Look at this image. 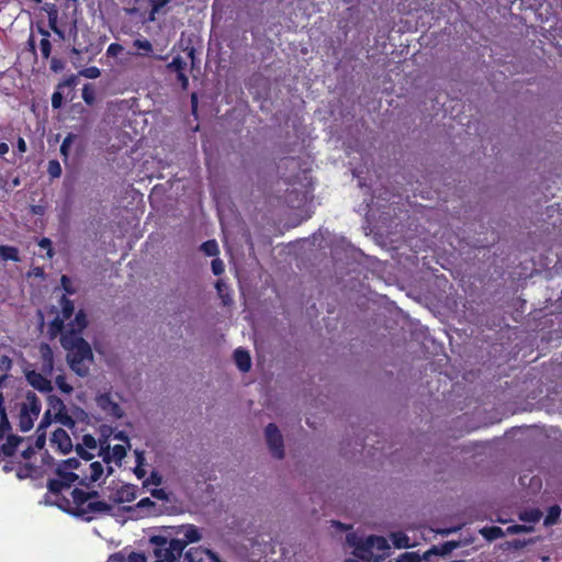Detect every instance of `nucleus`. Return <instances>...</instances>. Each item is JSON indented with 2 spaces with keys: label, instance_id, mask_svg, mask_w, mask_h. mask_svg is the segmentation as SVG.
I'll return each instance as SVG.
<instances>
[{
  "label": "nucleus",
  "instance_id": "obj_31",
  "mask_svg": "<svg viewBox=\"0 0 562 562\" xmlns=\"http://www.w3.org/2000/svg\"><path fill=\"white\" fill-rule=\"evenodd\" d=\"M481 533L487 539V540H495L498 538H502L505 532L501 527L493 526V527H486L481 530Z\"/></svg>",
  "mask_w": 562,
  "mask_h": 562
},
{
  "label": "nucleus",
  "instance_id": "obj_54",
  "mask_svg": "<svg viewBox=\"0 0 562 562\" xmlns=\"http://www.w3.org/2000/svg\"><path fill=\"white\" fill-rule=\"evenodd\" d=\"M60 465H63L65 470L78 469L80 465V461L76 458H69L65 460Z\"/></svg>",
  "mask_w": 562,
  "mask_h": 562
},
{
  "label": "nucleus",
  "instance_id": "obj_14",
  "mask_svg": "<svg viewBox=\"0 0 562 562\" xmlns=\"http://www.w3.org/2000/svg\"><path fill=\"white\" fill-rule=\"evenodd\" d=\"M89 474L86 472L83 473V476L80 479L81 485H89V483L97 482L103 474L104 469L101 462L94 461L89 463Z\"/></svg>",
  "mask_w": 562,
  "mask_h": 562
},
{
  "label": "nucleus",
  "instance_id": "obj_57",
  "mask_svg": "<svg viewBox=\"0 0 562 562\" xmlns=\"http://www.w3.org/2000/svg\"><path fill=\"white\" fill-rule=\"evenodd\" d=\"M52 423V413H50V409H47L44 415H43V418L40 423V428H46L47 426H49Z\"/></svg>",
  "mask_w": 562,
  "mask_h": 562
},
{
  "label": "nucleus",
  "instance_id": "obj_41",
  "mask_svg": "<svg viewBox=\"0 0 562 562\" xmlns=\"http://www.w3.org/2000/svg\"><path fill=\"white\" fill-rule=\"evenodd\" d=\"M42 357L44 360V363L47 364L49 368L53 367V351L50 347L47 344H43L41 347Z\"/></svg>",
  "mask_w": 562,
  "mask_h": 562
},
{
  "label": "nucleus",
  "instance_id": "obj_62",
  "mask_svg": "<svg viewBox=\"0 0 562 562\" xmlns=\"http://www.w3.org/2000/svg\"><path fill=\"white\" fill-rule=\"evenodd\" d=\"M34 453H35L34 448L30 446L22 451V457L27 460V459H31L34 456Z\"/></svg>",
  "mask_w": 562,
  "mask_h": 562
},
{
  "label": "nucleus",
  "instance_id": "obj_47",
  "mask_svg": "<svg viewBox=\"0 0 562 562\" xmlns=\"http://www.w3.org/2000/svg\"><path fill=\"white\" fill-rule=\"evenodd\" d=\"M37 245L42 248V249H46L47 251V257L48 258H53L54 257V250H53V247H52V240L47 237H43L38 243Z\"/></svg>",
  "mask_w": 562,
  "mask_h": 562
},
{
  "label": "nucleus",
  "instance_id": "obj_29",
  "mask_svg": "<svg viewBox=\"0 0 562 562\" xmlns=\"http://www.w3.org/2000/svg\"><path fill=\"white\" fill-rule=\"evenodd\" d=\"M561 515V508L559 505H552L549 507L548 513L544 517V525L552 526L557 524Z\"/></svg>",
  "mask_w": 562,
  "mask_h": 562
},
{
  "label": "nucleus",
  "instance_id": "obj_45",
  "mask_svg": "<svg viewBox=\"0 0 562 562\" xmlns=\"http://www.w3.org/2000/svg\"><path fill=\"white\" fill-rule=\"evenodd\" d=\"M123 50L124 47L121 44L111 43L106 48V55L109 57H117Z\"/></svg>",
  "mask_w": 562,
  "mask_h": 562
},
{
  "label": "nucleus",
  "instance_id": "obj_15",
  "mask_svg": "<svg viewBox=\"0 0 562 562\" xmlns=\"http://www.w3.org/2000/svg\"><path fill=\"white\" fill-rule=\"evenodd\" d=\"M458 547V543L454 541H446L441 543L440 546H432L430 549H428L424 554V560H428L431 555H447L452 550H454Z\"/></svg>",
  "mask_w": 562,
  "mask_h": 562
},
{
  "label": "nucleus",
  "instance_id": "obj_44",
  "mask_svg": "<svg viewBox=\"0 0 562 562\" xmlns=\"http://www.w3.org/2000/svg\"><path fill=\"white\" fill-rule=\"evenodd\" d=\"M136 507L138 509H146L147 514L149 515L151 513L150 509H155L156 503L153 502L149 497H145L137 503Z\"/></svg>",
  "mask_w": 562,
  "mask_h": 562
},
{
  "label": "nucleus",
  "instance_id": "obj_28",
  "mask_svg": "<svg viewBox=\"0 0 562 562\" xmlns=\"http://www.w3.org/2000/svg\"><path fill=\"white\" fill-rule=\"evenodd\" d=\"M64 321L65 318L57 315L48 325V334L52 338L57 337L59 334L63 336L65 333H63L64 329Z\"/></svg>",
  "mask_w": 562,
  "mask_h": 562
},
{
  "label": "nucleus",
  "instance_id": "obj_22",
  "mask_svg": "<svg viewBox=\"0 0 562 562\" xmlns=\"http://www.w3.org/2000/svg\"><path fill=\"white\" fill-rule=\"evenodd\" d=\"M0 259L3 261H20L19 249L15 246L0 245Z\"/></svg>",
  "mask_w": 562,
  "mask_h": 562
},
{
  "label": "nucleus",
  "instance_id": "obj_4",
  "mask_svg": "<svg viewBox=\"0 0 562 562\" xmlns=\"http://www.w3.org/2000/svg\"><path fill=\"white\" fill-rule=\"evenodd\" d=\"M70 495L71 499L60 496L57 506L64 512L75 516V513H79V509L83 508L89 499L98 497L99 493L97 491L86 492L76 487L71 491Z\"/></svg>",
  "mask_w": 562,
  "mask_h": 562
},
{
  "label": "nucleus",
  "instance_id": "obj_5",
  "mask_svg": "<svg viewBox=\"0 0 562 562\" xmlns=\"http://www.w3.org/2000/svg\"><path fill=\"white\" fill-rule=\"evenodd\" d=\"M265 436H266L267 445H268L272 456L277 459H283L284 458L283 437H282L278 426L273 423L268 424L265 429Z\"/></svg>",
  "mask_w": 562,
  "mask_h": 562
},
{
  "label": "nucleus",
  "instance_id": "obj_1",
  "mask_svg": "<svg viewBox=\"0 0 562 562\" xmlns=\"http://www.w3.org/2000/svg\"><path fill=\"white\" fill-rule=\"evenodd\" d=\"M61 346L68 351L67 360L70 369L79 376H86L89 368L86 361H91L93 353L90 345L75 331H65L60 337Z\"/></svg>",
  "mask_w": 562,
  "mask_h": 562
},
{
  "label": "nucleus",
  "instance_id": "obj_48",
  "mask_svg": "<svg viewBox=\"0 0 562 562\" xmlns=\"http://www.w3.org/2000/svg\"><path fill=\"white\" fill-rule=\"evenodd\" d=\"M532 529V527H528L526 525H512L507 527V533L515 535L520 532H530Z\"/></svg>",
  "mask_w": 562,
  "mask_h": 562
},
{
  "label": "nucleus",
  "instance_id": "obj_63",
  "mask_svg": "<svg viewBox=\"0 0 562 562\" xmlns=\"http://www.w3.org/2000/svg\"><path fill=\"white\" fill-rule=\"evenodd\" d=\"M42 460L45 465L49 467L54 464V458L47 451L43 454Z\"/></svg>",
  "mask_w": 562,
  "mask_h": 562
},
{
  "label": "nucleus",
  "instance_id": "obj_35",
  "mask_svg": "<svg viewBox=\"0 0 562 562\" xmlns=\"http://www.w3.org/2000/svg\"><path fill=\"white\" fill-rule=\"evenodd\" d=\"M82 99L88 105H92L95 102V90L90 83H87L82 88Z\"/></svg>",
  "mask_w": 562,
  "mask_h": 562
},
{
  "label": "nucleus",
  "instance_id": "obj_13",
  "mask_svg": "<svg viewBox=\"0 0 562 562\" xmlns=\"http://www.w3.org/2000/svg\"><path fill=\"white\" fill-rule=\"evenodd\" d=\"M26 379L29 383L40 392L49 393L53 390L52 382L41 373L32 371L27 373Z\"/></svg>",
  "mask_w": 562,
  "mask_h": 562
},
{
  "label": "nucleus",
  "instance_id": "obj_60",
  "mask_svg": "<svg viewBox=\"0 0 562 562\" xmlns=\"http://www.w3.org/2000/svg\"><path fill=\"white\" fill-rule=\"evenodd\" d=\"M16 150L21 155L27 150L26 142L21 136L18 137V140H16Z\"/></svg>",
  "mask_w": 562,
  "mask_h": 562
},
{
  "label": "nucleus",
  "instance_id": "obj_6",
  "mask_svg": "<svg viewBox=\"0 0 562 562\" xmlns=\"http://www.w3.org/2000/svg\"><path fill=\"white\" fill-rule=\"evenodd\" d=\"M111 510L112 506L106 502L93 501V498H91L85 504L83 508L79 509V513H75V516L80 517L86 521H90L93 519L94 515L108 514Z\"/></svg>",
  "mask_w": 562,
  "mask_h": 562
},
{
  "label": "nucleus",
  "instance_id": "obj_32",
  "mask_svg": "<svg viewBox=\"0 0 562 562\" xmlns=\"http://www.w3.org/2000/svg\"><path fill=\"white\" fill-rule=\"evenodd\" d=\"M47 405H48L47 409H50V413H54V415L57 412L63 411L66 406L64 404V402L57 395H48Z\"/></svg>",
  "mask_w": 562,
  "mask_h": 562
},
{
  "label": "nucleus",
  "instance_id": "obj_50",
  "mask_svg": "<svg viewBox=\"0 0 562 562\" xmlns=\"http://www.w3.org/2000/svg\"><path fill=\"white\" fill-rule=\"evenodd\" d=\"M12 368V359L9 356H1L0 357V370L7 374Z\"/></svg>",
  "mask_w": 562,
  "mask_h": 562
},
{
  "label": "nucleus",
  "instance_id": "obj_36",
  "mask_svg": "<svg viewBox=\"0 0 562 562\" xmlns=\"http://www.w3.org/2000/svg\"><path fill=\"white\" fill-rule=\"evenodd\" d=\"M54 418H55L56 422H58L61 425L67 426V427H72L74 424H75V422L71 418V416H69L66 407L63 411L57 412L54 415Z\"/></svg>",
  "mask_w": 562,
  "mask_h": 562
},
{
  "label": "nucleus",
  "instance_id": "obj_51",
  "mask_svg": "<svg viewBox=\"0 0 562 562\" xmlns=\"http://www.w3.org/2000/svg\"><path fill=\"white\" fill-rule=\"evenodd\" d=\"M11 430V424L7 417L0 418V440H2L8 431Z\"/></svg>",
  "mask_w": 562,
  "mask_h": 562
},
{
  "label": "nucleus",
  "instance_id": "obj_12",
  "mask_svg": "<svg viewBox=\"0 0 562 562\" xmlns=\"http://www.w3.org/2000/svg\"><path fill=\"white\" fill-rule=\"evenodd\" d=\"M137 497V486L124 484L114 494V502L119 504L131 503Z\"/></svg>",
  "mask_w": 562,
  "mask_h": 562
},
{
  "label": "nucleus",
  "instance_id": "obj_58",
  "mask_svg": "<svg viewBox=\"0 0 562 562\" xmlns=\"http://www.w3.org/2000/svg\"><path fill=\"white\" fill-rule=\"evenodd\" d=\"M61 285L65 290V292L72 294L75 291L71 289V281L67 276H63L61 279Z\"/></svg>",
  "mask_w": 562,
  "mask_h": 562
},
{
  "label": "nucleus",
  "instance_id": "obj_9",
  "mask_svg": "<svg viewBox=\"0 0 562 562\" xmlns=\"http://www.w3.org/2000/svg\"><path fill=\"white\" fill-rule=\"evenodd\" d=\"M100 456H102V459L106 464L112 461L121 464V461L126 457V449L122 445H115L110 451L109 445L105 448L101 446Z\"/></svg>",
  "mask_w": 562,
  "mask_h": 562
},
{
  "label": "nucleus",
  "instance_id": "obj_19",
  "mask_svg": "<svg viewBox=\"0 0 562 562\" xmlns=\"http://www.w3.org/2000/svg\"><path fill=\"white\" fill-rule=\"evenodd\" d=\"M56 474L57 476L59 477V480L61 482H64V486H66L68 490L71 487V485L76 482V481H80V477L78 474L71 472V471H67L63 468V465H58L57 469H56Z\"/></svg>",
  "mask_w": 562,
  "mask_h": 562
},
{
  "label": "nucleus",
  "instance_id": "obj_40",
  "mask_svg": "<svg viewBox=\"0 0 562 562\" xmlns=\"http://www.w3.org/2000/svg\"><path fill=\"white\" fill-rule=\"evenodd\" d=\"M162 483V476L157 471H151L149 476L144 481V487H148L149 485L159 486Z\"/></svg>",
  "mask_w": 562,
  "mask_h": 562
},
{
  "label": "nucleus",
  "instance_id": "obj_26",
  "mask_svg": "<svg viewBox=\"0 0 562 562\" xmlns=\"http://www.w3.org/2000/svg\"><path fill=\"white\" fill-rule=\"evenodd\" d=\"M48 491L55 495L56 497V504L59 502L60 496H64L61 493L64 490H68L66 486H64V482L57 479H50L47 483Z\"/></svg>",
  "mask_w": 562,
  "mask_h": 562
},
{
  "label": "nucleus",
  "instance_id": "obj_53",
  "mask_svg": "<svg viewBox=\"0 0 562 562\" xmlns=\"http://www.w3.org/2000/svg\"><path fill=\"white\" fill-rule=\"evenodd\" d=\"M374 542H378L379 543V548H383L385 547L386 544V541L383 537H379V536H370L368 539H367V547H373Z\"/></svg>",
  "mask_w": 562,
  "mask_h": 562
},
{
  "label": "nucleus",
  "instance_id": "obj_24",
  "mask_svg": "<svg viewBox=\"0 0 562 562\" xmlns=\"http://www.w3.org/2000/svg\"><path fill=\"white\" fill-rule=\"evenodd\" d=\"M38 32H40V34L43 35V38L40 42L41 55H42L43 59H47L52 53V43L49 41L50 34L47 30H45L43 27H38Z\"/></svg>",
  "mask_w": 562,
  "mask_h": 562
},
{
  "label": "nucleus",
  "instance_id": "obj_17",
  "mask_svg": "<svg viewBox=\"0 0 562 562\" xmlns=\"http://www.w3.org/2000/svg\"><path fill=\"white\" fill-rule=\"evenodd\" d=\"M21 408H26L31 413V415L38 417L42 408V404L40 398L34 392L29 391L26 393V403L22 405Z\"/></svg>",
  "mask_w": 562,
  "mask_h": 562
},
{
  "label": "nucleus",
  "instance_id": "obj_64",
  "mask_svg": "<svg viewBox=\"0 0 562 562\" xmlns=\"http://www.w3.org/2000/svg\"><path fill=\"white\" fill-rule=\"evenodd\" d=\"M134 473L138 479H143L146 475V471L139 464L134 469Z\"/></svg>",
  "mask_w": 562,
  "mask_h": 562
},
{
  "label": "nucleus",
  "instance_id": "obj_38",
  "mask_svg": "<svg viewBox=\"0 0 562 562\" xmlns=\"http://www.w3.org/2000/svg\"><path fill=\"white\" fill-rule=\"evenodd\" d=\"M423 559V555L415 551L404 552L397 558L401 562H422Z\"/></svg>",
  "mask_w": 562,
  "mask_h": 562
},
{
  "label": "nucleus",
  "instance_id": "obj_56",
  "mask_svg": "<svg viewBox=\"0 0 562 562\" xmlns=\"http://www.w3.org/2000/svg\"><path fill=\"white\" fill-rule=\"evenodd\" d=\"M394 543L397 548H408V538L405 535H400L394 539Z\"/></svg>",
  "mask_w": 562,
  "mask_h": 562
},
{
  "label": "nucleus",
  "instance_id": "obj_39",
  "mask_svg": "<svg viewBox=\"0 0 562 562\" xmlns=\"http://www.w3.org/2000/svg\"><path fill=\"white\" fill-rule=\"evenodd\" d=\"M57 387L66 394H70L74 391V387L67 382L65 375H57L55 379Z\"/></svg>",
  "mask_w": 562,
  "mask_h": 562
},
{
  "label": "nucleus",
  "instance_id": "obj_2",
  "mask_svg": "<svg viewBox=\"0 0 562 562\" xmlns=\"http://www.w3.org/2000/svg\"><path fill=\"white\" fill-rule=\"evenodd\" d=\"M169 2L170 0H121L122 10L143 25L154 22L156 14Z\"/></svg>",
  "mask_w": 562,
  "mask_h": 562
},
{
  "label": "nucleus",
  "instance_id": "obj_61",
  "mask_svg": "<svg viewBox=\"0 0 562 562\" xmlns=\"http://www.w3.org/2000/svg\"><path fill=\"white\" fill-rule=\"evenodd\" d=\"M215 285H216V289H217V292H218L220 296L223 299V303L227 304L228 300L226 299V296L223 293L224 288H225V283L223 281L218 280Z\"/></svg>",
  "mask_w": 562,
  "mask_h": 562
},
{
  "label": "nucleus",
  "instance_id": "obj_7",
  "mask_svg": "<svg viewBox=\"0 0 562 562\" xmlns=\"http://www.w3.org/2000/svg\"><path fill=\"white\" fill-rule=\"evenodd\" d=\"M182 562H224L212 550L202 547L190 548L186 553Z\"/></svg>",
  "mask_w": 562,
  "mask_h": 562
},
{
  "label": "nucleus",
  "instance_id": "obj_20",
  "mask_svg": "<svg viewBox=\"0 0 562 562\" xmlns=\"http://www.w3.org/2000/svg\"><path fill=\"white\" fill-rule=\"evenodd\" d=\"M133 46L137 48V52L132 53L134 56H149L154 50L153 44L147 38L134 40Z\"/></svg>",
  "mask_w": 562,
  "mask_h": 562
},
{
  "label": "nucleus",
  "instance_id": "obj_59",
  "mask_svg": "<svg viewBox=\"0 0 562 562\" xmlns=\"http://www.w3.org/2000/svg\"><path fill=\"white\" fill-rule=\"evenodd\" d=\"M64 68V64L60 59L54 57L50 60V69L55 72L61 70Z\"/></svg>",
  "mask_w": 562,
  "mask_h": 562
},
{
  "label": "nucleus",
  "instance_id": "obj_11",
  "mask_svg": "<svg viewBox=\"0 0 562 562\" xmlns=\"http://www.w3.org/2000/svg\"><path fill=\"white\" fill-rule=\"evenodd\" d=\"M76 85V78L74 76L63 80L56 87V90L52 94V106L53 109H59L63 105L64 100V89L70 88L72 89Z\"/></svg>",
  "mask_w": 562,
  "mask_h": 562
},
{
  "label": "nucleus",
  "instance_id": "obj_34",
  "mask_svg": "<svg viewBox=\"0 0 562 562\" xmlns=\"http://www.w3.org/2000/svg\"><path fill=\"white\" fill-rule=\"evenodd\" d=\"M35 472H36L35 465H33L32 463H25L18 469L16 476L20 480H24L27 477H32Z\"/></svg>",
  "mask_w": 562,
  "mask_h": 562
},
{
  "label": "nucleus",
  "instance_id": "obj_27",
  "mask_svg": "<svg viewBox=\"0 0 562 562\" xmlns=\"http://www.w3.org/2000/svg\"><path fill=\"white\" fill-rule=\"evenodd\" d=\"M542 512L539 508H531L520 513L519 519L526 522L536 524L542 517Z\"/></svg>",
  "mask_w": 562,
  "mask_h": 562
},
{
  "label": "nucleus",
  "instance_id": "obj_16",
  "mask_svg": "<svg viewBox=\"0 0 562 562\" xmlns=\"http://www.w3.org/2000/svg\"><path fill=\"white\" fill-rule=\"evenodd\" d=\"M234 360L241 372H248L251 367V358L247 350L238 348L234 351Z\"/></svg>",
  "mask_w": 562,
  "mask_h": 562
},
{
  "label": "nucleus",
  "instance_id": "obj_25",
  "mask_svg": "<svg viewBox=\"0 0 562 562\" xmlns=\"http://www.w3.org/2000/svg\"><path fill=\"white\" fill-rule=\"evenodd\" d=\"M201 539V533L199 529L194 525H189L184 530V539H180V542L186 543V547L189 543L198 542Z\"/></svg>",
  "mask_w": 562,
  "mask_h": 562
},
{
  "label": "nucleus",
  "instance_id": "obj_10",
  "mask_svg": "<svg viewBox=\"0 0 562 562\" xmlns=\"http://www.w3.org/2000/svg\"><path fill=\"white\" fill-rule=\"evenodd\" d=\"M52 443L56 445L58 450L66 454L71 451L72 442L66 430L63 428L56 429L52 435Z\"/></svg>",
  "mask_w": 562,
  "mask_h": 562
},
{
  "label": "nucleus",
  "instance_id": "obj_30",
  "mask_svg": "<svg viewBox=\"0 0 562 562\" xmlns=\"http://www.w3.org/2000/svg\"><path fill=\"white\" fill-rule=\"evenodd\" d=\"M60 306H61V317L65 319H69L75 311L74 302L66 297L65 295L61 296L60 300Z\"/></svg>",
  "mask_w": 562,
  "mask_h": 562
},
{
  "label": "nucleus",
  "instance_id": "obj_23",
  "mask_svg": "<svg viewBox=\"0 0 562 562\" xmlns=\"http://www.w3.org/2000/svg\"><path fill=\"white\" fill-rule=\"evenodd\" d=\"M88 321L83 311H79L75 319L69 324V329L67 331H75L77 335H80L81 331L87 327Z\"/></svg>",
  "mask_w": 562,
  "mask_h": 562
},
{
  "label": "nucleus",
  "instance_id": "obj_42",
  "mask_svg": "<svg viewBox=\"0 0 562 562\" xmlns=\"http://www.w3.org/2000/svg\"><path fill=\"white\" fill-rule=\"evenodd\" d=\"M47 172L52 178H58L61 175V167L57 160H50L48 162Z\"/></svg>",
  "mask_w": 562,
  "mask_h": 562
},
{
  "label": "nucleus",
  "instance_id": "obj_37",
  "mask_svg": "<svg viewBox=\"0 0 562 562\" xmlns=\"http://www.w3.org/2000/svg\"><path fill=\"white\" fill-rule=\"evenodd\" d=\"M77 138V135L69 133L63 140L60 145V154L66 159L69 155V149L74 140Z\"/></svg>",
  "mask_w": 562,
  "mask_h": 562
},
{
  "label": "nucleus",
  "instance_id": "obj_8",
  "mask_svg": "<svg viewBox=\"0 0 562 562\" xmlns=\"http://www.w3.org/2000/svg\"><path fill=\"white\" fill-rule=\"evenodd\" d=\"M167 69L169 72L177 75V80L180 82L181 88L187 90L189 87V78L186 75L187 61L181 56H175L167 65Z\"/></svg>",
  "mask_w": 562,
  "mask_h": 562
},
{
  "label": "nucleus",
  "instance_id": "obj_18",
  "mask_svg": "<svg viewBox=\"0 0 562 562\" xmlns=\"http://www.w3.org/2000/svg\"><path fill=\"white\" fill-rule=\"evenodd\" d=\"M22 441L21 437L16 435H9L7 441L1 445L0 451L5 457L15 454L19 443Z\"/></svg>",
  "mask_w": 562,
  "mask_h": 562
},
{
  "label": "nucleus",
  "instance_id": "obj_55",
  "mask_svg": "<svg viewBox=\"0 0 562 562\" xmlns=\"http://www.w3.org/2000/svg\"><path fill=\"white\" fill-rule=\"evenodd\" d=\"M153 497L160 501H168V494L164 488H154L150 491Z\"/></svg>",
  "mask_w": 562,
  "mask_h": 562
},
{
  "label": "nucleus",
  "instance_id": "obj_52",
  "mask_svg": "<svg viewBox=\"0 0 562 562\" xmlns=\"http://www.w3.org/2000/svg\"><path fill=\"white\" fill-rule=\"evenodd\" d=\"M211 267L215 276L222 274L225 270L223 261L218 258L212 260Z\"/></svg>",
  "mask_w": 562,
  "mask_h": 562
},
{
  "label": "nucleus",
  "instance_id": "obj_3",
  "mask_svg": "<svg viewBox=\"0 0 562 562\" xmlns=\"http://www.w3.org/2000/svg\"><path fill=\"white\" fill-rule=\"evenodd\" d=\"M150 543L155 555L154 562H176L186 549V543L180 542V539H168L165 536H153Z\"/></svg>",
  "mask_w": 562,
  "mask_h": 562
},
{
  "label": "nucleus",
  "instance_id": "obj_49",
  "mask_svg": "<svg viewBox=\"0 0 562 562\" xmlns=\"http://www.w3.org/2000/svg\"><path fill=\"white\" fill-rule=\"evenodd\" d=\"M76 452H77V454H78L81 459H83V460H86V461H91V460L93 459V457H94V454H93V453L89 452V451L87 450V448H85V447H83L82 445H80V443H78V445L76 446Z\"/></svg>",
  "mask_w": 562,
  "mask_h": 562
},
{
  "label": "nucleus",
  "instance_id": "obj_21",
  "mask_svg": "<svg viewBox=\"0 0 562 562\" xmlns=\"http://www.w3.org/2000/svg\"><path fill=\"white\" fill-rule=\"evenodd\" d=\"M35 416L31 415L29 409L21 408L19 416V428L21 431L26 432L33 428Z\"/></svg>",
  "mask_w": 562,
  "mask_h": 562
},
{
  "label": "nucleus",
  "instance_id": "obj_43",
  "mask_svg": "<svg viewBox=\"0 0 562 562\" xmlns=\"http://www.w3.org/2000/svg\"><path fill=\"white\" fill-rule=\"evenodd\" d=\"M80 75L89 79H97L100 77L101 70L95 66H91L82 69Z\"/></svg>",
  "mask_w": 562,
  "mask_h": 562
},
{
  "label": "nucleus",
  "instance_id": "obj_33",
  "mask_svg": "<svg viewBox=\"0 0 562 562\" xmlns=\"http://www.w3.org/2000/svg\"><path fill=\"white\" fill-rule=\"evenodd\" d=\"M201 250L206 255V256H210V257H214V256H217L218 255V245L216 243V240L214 239H210V240H206L204 241L202 245H201Z\"/></svg>",
  "mask_w": 562,
  "mask_h": 562
},
{
  "label": "nucleus",
  "instance_id": "obj_46",
  "mask_svg": "<svg viewBox=\"0 0 562 562\" xmlns=\"http://www.w3.org/2000/svg\"><path fill=\"white\" fill-rule=\"evenodd\" d=\"M81 445L90 450H94L98 447L95 438L90 434L83 435Z\"/></svg>",
  "mask_w": 562,
  "mask_h": 562
}]
</instances>
